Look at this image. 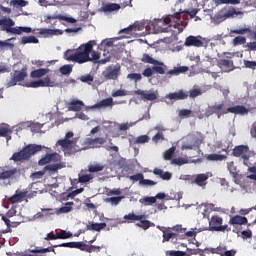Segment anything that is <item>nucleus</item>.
<instances>
[{
	"mask_svg": "<svg viewBox=\"0 0 256 256\" xmlns=\"http://www.w3.org/2000/svg\"><path fill=\"white\" fill-rule=\"evenodd\" d=\"M95 45H97V42L90 40L85 44H81L76 50L68 49L64 52V59L66 61H72V63H78V65H83V63H89L91 61H99L101 54L93 50Z\"/></svg>",
	"mask_w": 256,
	"mask_h": 256,
	"instance_id": "obj_1",
	"label": "nucleus"
},
{
	"mask_svg": "<svg viewBox=\"0 0 256 256\" xmlns=\"http://www.w3.org/2000/svg\"><path fill=\"white\" fill-rule=\"evenodd\" d=\"M73 137H75V133H73V131H68L64 138L59 139L56 142V145L61 147L64 155H75V153L82 151V148L77 145V141H79V139Z\"/></svg>",
	"mask_w": 256,
	"mask_h": 256,
	"instance_id": "obj_2",
	"label": "nucleus"
},
{
	"mask_svg": "<svg viewBox=\"0 0 256 256\" xmlns=\"http://www.w3.org/2000/svg\"><path fill=\"white\" fill-rule=\"evenodd\" d=\"M42 149L43 148L41 147V145L29 144L21 151L14 153L10 159L15 163H18L19 161H29L32 155H35V153H39V151H41Z\"/></svg>",
	"mask_w": 256,
	"mask_h": 256,
	"instance_id": "obj_3",
	"label": "nucleus"
},
{
	"mask_svg": "<svg viewBox=\"0 0 256 256\" xmlns=\"http://www.w3.org/2000/svg\"><path fill=\"white\" fill-rule=\"evenodd\" d=\"M0 26H2L1 31H6V33H12L13 35H21V33H31L33 31L31 27H15V21L11 18L0 19Z\"/></svg>",
	"mask_w": 256,
	"mask_h": 256,
	"instance_id": "obj_4",
	"label": "nucleus"
},
{
	"mask_svg": "<svg viewBox=\"0 0 256 256\" xmlns=\"http://www.w3.org/2000/svg\"><path fill=\"white\" fill-rule=\"evenodd\" d=\"M165 25H169V27H174V29L178 30V33H183L186 23L181 20V13H176L175 15H168L164 18Z\"/></svg>",
	"mask_w": 256,
	"mask_h": 256,
	"instance_id": "obj_5",
	"label": "nucleus"
},
{
	"mask_svg": "<svg viewBox=\"0 0 256 256\" xmlns=\"http://www.w3.org/2000/svg\"><path fill=\"white\" fill-rule=\"evenodd\" d=\"M209 231H218V232H225V231H231V227L229 225H223V218L214 215L211 217L209 221Z\"/></svg>",
	"mask_w": 256,
	"mask_h": 256,
	"instance_id": "obj_6",
	"label": "nucleus"
},
{
	"mask_svg": "<svg viewBox=\"0 0 256 256\" xmlns=\"http://www.w3.org/2000/svg\"><path fill=\"white\" fill-rule=\"evenodd\" d=\"M232 155L233 157H241L244 165H246V167H249V157H250L249 146L247 145L235 146L234 149L232 150Z\"/></svg>",
	"mask_w": 256,
	"mask_h": 256,
	"instance_id": "obj_7",
	"label": "nucleus"
},
{
	"mask_svg": "<svg viewBox=\"0 0 256 256\" xmlns=\"http://www.w3.org/2000/svg\"><path fill=\"white\" fill-rule=\"evenodd\" d=\"M25 173L24 168H12L8 170H3L0 173V180L5 181L7 179H19Z\"/></svg>",
	"mask_w": 256,
	"mask_h": 256,
	"instance_id": "obj_8",
	"label": "nucleus"
},
{
	"mask_svg": "<svg viewBox=\"0 0 256 256\" xmlns=\"http://www.w3.org/2000/svg\"><path fill=\"white\" fill-rule=\"evenodd\" d=\"M107 143V140L103 137H96V138H86L84 140V147L83 149H101L104 144Z\"/></svg>",
	"mask_w": 256,
	"mask_h": 256,
	"instance_id": "obj_9",
	"label": "nucleus"
},
{
	"mask_svg": "<svg viewBox=\"0 0 256 256\" xmlns=\"http://www.w3.org/2000/svg\"><path fill=\"white\" fill-rule=\"evenodd\" d=\"M25 77H27V67L22 68L21 71H15L11 80L7 83L8 87H15L17 83L21 81H25Z\"/></svg>",
	"mask_w": 256,
	"mask_h": 256,
	"instance_id": "obj_10",
	"label": "nucleus"
},
{
	"mask_svg": "<svg viewBox=\"0 0 256 256\" xmlns=\"http://www.w3.org/2000/svg\"><path fill=\"white\" fill-rule=\"evenodd\" d=\"M29 87L33 89H37L38 87H55V81L51 80V77L46 76L44 79L32 81Z\"/></svg>",
	"mask_w": 256,
	"mask_h": 256,
	"instance_id": "obj_11",
	"label": "nucleus"
},
{
	"mask_svg": "<svg viewBox=\"0 0 256 256\" xmlns=\"http://www.w3.org/2000/svg\"><path fill=\"white\" fill-rule=\"evenodd\" d=\"M217 67H219L223 73H231V71H235V64L233 63V60L219 59L217 61Z\"/></svg>",
	"mask_w": 256,
	"mask_h": 256,
	"instance_id": "obj_12",
	"label": "nucleus"
},
{
	"mask_svg": "<svg viewBox=\"0 0 256 256\" xmlns=\"http://www.w3.org/2000/svg\"><path fill=\"white\" fill-rule=\"evenodd\" d=\"M59 161H61V156L59 154H46L38 161V165L43 166L48 165V163H59Z\"/></svg>",
	"mask_w": 256,
	"mask_h": 256,
	"instance_id": "obj_13",
	"label": "nucleus"
},
{
	"mask_svg": "<svg viewBox=\"0 0 256 256\" xmlns=\"http://www.w3.org/2000/svg\"><path fill=\"white\" fill-rule=\"evenodd\" d=\"M50 19H58L59 21H67V23H77V20L73 17H67V16H63L61 14H53L51 15H45L44 16V22L49 24L51 23Z\"/></svg>",
	"mask_w": 256,
	"mask_h": 256,
	"instance_id": "obj_14",
	"label": "nucleus"
},
{
	"mask_svg": "<svg viewBox=\"0 0 256 256\" xmlns=\"http://www.w3.org/2000/svg\"><path fill=\"white\" fill-rule=\"evenodd\" d=\"M165 97L166 99H170V101H183L189 97V94L183 90H179L178 92L169 93Z\"/></svg>",
	"mask_w": 256,
	"mask_h": 256,
	"instance_id": "obj_15",
	"label": "nucleus"
},
{
	"mask_svg": "<svg viewBox=\"0 0 256 256\" xmlns=\"http://www.w3.org/2000/svg\"><path fill=\"white\" fill-rule=\"evenodd\" d=\"M135 95H140L142 101H155L157 100V93L155 92H146L145 90L138 89L134 91Z\"/></svg>",
	"mask_w": 256,
	"mask_h": 256,
	"instance_id": "obj_16",
	"label": "nucleus"
},
{
	"mask_svg": "<svg viewBox=\"0 0 256 256\" xmlns=\"http://www.w3.org/2000/svg\"><path fill=\"white\" fill-rule=\"evenodd\" d=\"M30 127L32 133H39L43 128V125L40 123H32V122H22L19 124V129H27Z\"/></svg>",
	"mask_w": 256,
	"mask_h": 256,
	"instance_id": "obj_17",
	"label": "nucleus"
},
{
	"mask_svg": "<svg viewBox=\"0 0 256 256\" xmlns=\"http://www.w3.org/2000/svg\"><path fill=\"white\" fill-rule=\"evenodd\" d=\"M235 15H243V13L241 11L235 10L234 7H229L225 13H223V10H221L220 14L218 15V19L225 21V19L235 17Z\"/></svg>",
	"mask_w": 256,
	"mask_h": 256,
	"instance_id": "obj_18",
	"label": "nucleus"
},
{
	"mask_svg": "<svg viewBox=\"0 0 256 256\" xmlns=\"http://www.w3.org/2000/svg\"><path fill=\"white\" fill-rule=\"evenodd\" d=\"M226 113H233L234 115H247L249 109L243 105H236L233 107H228Z\"/></svg>",
	"mask_w": 256,
	"mask_h": 256,
	"instance_id": "obj_19",
	"label": "nucleus"
},
{
	"mask_svg": "<svg viewBox=\"0 0 256 256\" xmlns=\"http://www.w3.org/2000/svg\"><path fill=\"white\" fill-rule=\"evenodd\" d=\"M229 225H249V220L245 216H232L229 220Z\"/></svg>",
	"mask_w": 256,
	"mask_h": 256,
	"instance_id": "obj_20",
	"label": "nucleus"
},
{
	"mask_svg": "<svg viewBox=\"0 0 256 256\" xmlns=\"http://www.w3.org/2000/svg\"><path fill=\"white\" fill-rule=\"evenodd\" d=\"M25 197H27V191L17 190L14 195L8 198V201L12 204L21 203Z\"/></svg>",
	"mask_w": 256,
	"mask_h": 256,
	"instance_id": "obj_21",
	"label": "nucleus"
},
{
	"mask_svg": "<svg viewBox=\"0 0 256 256\" xmlns=\"http://www.w3.org/2000/svg\"><path fill=\"white\" fill-rule=\"evenodd\" d=\"M143 27H144L143 24H141L139 22H135L134 24H131L127 28L120 30L119 33L120 34L126 33V35H130V33L133 31H143Z\"/></svg>",
	"mask_w": 256,
	"mask_h": 256,
	"instance_id": "obj_22",
	"label": "nucleus"
},
{
	"mask_svg": "<svg viewBox=\"0 0 256 256\" xmlns=\"http://www.w3.org/2000/svg\"><path fill=\"white\" fill-rule=\"evenodd\" d=\"M185 45L186 47H203V41L195 36H188Z\"/></svg>",
	"mask_w": 256,
	"mask_h": 256,
	"instance_id": "obj_23",
	"label": "nucleus"
},
{
	"mask_svg": "<svg viewBox=\"0 0 256 256\" xmlns=\"http://www.w3.org/2000/svg\"><path fill=\"white\" fill-rule=\"evenodd\" d=\"M153 173L160 177L163 181H171L173 174L169 171H163V169L154 168Z\"/></svg>",
	"mask_w": 256,
	"mask_h": 256,
	"instance_id": "obj_24",
	"label": "nucleus"
},
{
	"mask_svg": "<svg viewBox=\"0 0 256 256\" xmlns=\"http://www.w3.org/2000/svg\"><path fill=\"white\" fill-rule=\"evenodd\" d=\"M119 73H121V67H116L113 68L112 70H108L105 74L104 77L108 81H115L119 77Z\"/></svg>",
	"mask_w": 256,
	"mask_h": 256,
	"instance_id": "obj_25",
	"label": "nucleus"
},
{
	"mask_svg": "<svg viewBox=\"0 0 256 256\" xmlns=\"http://www.w3.org/2000/svg\"><path fill=\"white\" fill-rule=\"evenodd\" d=\"M39 34L44 37H53V35H63V31L59 29L41 28L39 29Z\"/></svg>",
	"mask_w": 256,
	"mask_h": 256,
	"instance_id": "obj_26",
	"label": "nucleus"
},
{
	"mask_svg": "<svg viewBox=\"0 0 256 256\" xmlns=\"http://www.w3.org/2000/svg\"><path fill=\"white\" fill-rule=\"evenodd\" d=\"M11 133H13V130L9 124L0 125V137H5L7 141H10Z\"/></svg>",
	"mask_w": 256,
	"mask_h": 256,
	"instance_id": "obj_27",
	"label": "nucleus"
},
{
	"mask_svg": "<svg viewBox=\"0 0 256 256\" xmlns=\"http://www.w3.org/2000/svg\"><path fill=\"white\" fill-rule=\"evenodd\" d=\"M47 73H49V69L47 68H40L37 70H33L30 73V77L32 79H41V77H45V75H47Z\"/></svg>",
	"mask_w": 256,
	"mask_h": 256,
	"instance_id": "obj_28",
	"label": "nucleus"
},
{
	"mask_svg": "<svg viewBox=\"0 0 256 256\" xmlns=\"http://www.w3.org/2000/svg\"><path fill=\"white\" fill-rule=\"evenodd\" d=\"M207 179H209V173L198 174L194 180V183H196L198 187H205V185H207Z\"/></svg>",
	"mask_w": 256,
	"mask_h": 256,
	"instance_id": "obj_29",
	"label": "nucleus"
},
{
	"mask_svg": "<svg viewBox=\"0 0 256 256\" xmlns=\"http://www.w3.org/2000/svg\"><path fill=\"white\" fill-rule=\"evenodd\" d=\"M120 9L121 5L115 3L104 4L102 6V11H104V13H113V11H119Z\"/></svg>",
	"mask_w": 256,
	"mask_h": 256,
	"instance_id": "obj_30",
	"label": "nucleus"
},
{
	"mask_svg": "<svg viewBox=\"0 0 256 256\" xmlns=\"http://www.w3.org/2000/svg\"><path fill=\"white\" fill-rule=\"evenodd\" d=\"M125 221L127 223H134V221H141L142 219H145V215H136L135 213H129L127 215H124Z\"/></svg>",
	"mask_w": 256,
	"mask_h": 256,
	"instance_id": "obj_31",
	"label": "nucleus"
},
{
	"mask_svg": "<svg viewBox=\"0 0 256 256\" xmlns=\"http://www.w3.org/2000/svg\"><path fill=\"white\" fill-rule=\"evenodd\" d=\"M59 169H63V164L57 163V164H48L44 167V172L48 171L50 175H53V173H57Z\"/></svg>",
	"mask_w": 256,
	"mask_h": 256,
	"instance_id": "obj_32",
	"label": "nucleus"
},
{
	"mask_svg": "<svg viewBox=\"0 0 256 256\" xmlns=\"http://www.w3.org/2000/svg\"><path fill=\"white\" fill-rule=\"evenodd\" d=\"M141 61L142 63H149L150 65H163V63H161L158 60H155V58L151 57L147 53L142 55Z\"/></svg>",
	"mask_w": 256,
	"mask_h": 256,
	"instance_id": "obj_33",
	"label": "nucleus"
},
{
	"mask_svg": "<svg viewBox=\"0 0 256 256\" xmlns=\"http://www.w3.org/2000/svg\"><path fill=\"white\" fill-rule=\"evenodd\" d=\"M107 227L106 223H91L86 226V231H101Z\"/></svg>",
	"mask_w": 256,
	"mask_h": 256,
	"instance_id": "obj_34",
	"label": "nucleus"
},
{
	"mask_svg": "<svg viewBox=\"0 0 256 256\" xmlns=\"http://www.w3.org/2000/svg\"><path fill=\"white\" fill-rule=\"evenodd\" d=\"M214 109L216 111V115L218 117V119H221L222 115H227V108H225V104L221 103V104H215L214 105Z\"/></svg>",
	"mask_w": 256,
	"mask_h": 256,
	"instance_id": "obj_35",
	"label": "nucleus"
},
{
	"mask_svg": "<svg viewBox=\"0 0 256 256\" xmlns=\"http://www.w3.org/2000/svg\"><path fill=\"white\" fill-rule=\"evenodd\" d=\"M83 105H85L83 103V101L74 100V101L69 103V110L70 111H81V109H83Z\"/></svg>",
	"mask_w": 256,
	"mask_h": 256,
	"instance_id": "obj_36",
	"label": "nucleus"
},
{
	"mask_svg": "<svg viewBox=\"0 0 256 256\" xmlns=\"http://www.w3.org/2000/svg\"><path fill=\"white\" fill-rule=\"evenodd\" d=\"M205 159L207 161H225L227 156L223 154H208L205 156Z\"/></svg>",
	"mask_w": 256,
	"mask_h": 256,
	"instance_id": "obj_37",
	"label": "nucleus"
},
{
	"mask_svg": "<svg viewBox=\"0 0 256 256\" xmlns=\"http://www.w3.org/2000/svg\"><path fill=\"white\" fill-rule=\"evenodd\" d=\"M187 71H189V67L187 66L175 67L168 71V75H180V73H187Z\"/></svg>",
	"mask_w": 256,
	"mask_h": 256,
	"instance_id": "obj_38",
	"label": "nucleus"
},
{
	"mask_svg": "<svg viewBox=\"0 0 256 256\" xmlns=\"http://www.w3.org/2000/svg\"><path fill=\"white\" fill-rule=\"evenodd\" d=\"M11 7H15V9H19L20 7H27L29 2L26 0H12L10 1Z\"/></svg>",
	"mask_w": 256,
	"mask_h": 256,
	"instance_id": "obj_39",
	"label": "nucleus"
},
{
	"mask_svg": "<svg viewBox=\"0 0 256 256\" xmlns=\"http://www.w3.org/2000/svg\"><path fill=\"white\" fill-rule=\"evenodd\" d=\"M215 5H239L241 0H214Z\"/></svg>",
	"mask_w": 256,
	"mask_h": 256,
	"instance_id": "obj_40",
	"label": "nucleus"
},
{
	"mask_svg": "<svg viewBox=\"0 0 256 256\" xmlns=\"http://www.w3.org/2000/svg\"><path fill=\"white\" fill-rule=\"evenodd\" d=\"M27 43H39V39L35 36H23L21 39L22 45H27Z\"/></svg>",
	"mask_w": 256,
	"mask_h": 256,
	"instance_id": "obj_41",
	"label": "nucleus"
},
{
	"mask_svg": "<svg viewBox=\"0 0 256 256\" xmlns=\"http://www.w3.org/2000/svg\"><path fill=\"white\" fill-rule=\"evenodd\" d=\"M175 149V146H172L171 148L164 152L163 157L165 161H171V159H173V155H175Z\"/></svg>",
	"mask_w": 256,
	"mask_h": 256,
	"instance_id": "obj_42",
	"label": "nucleus"
},
{
	"mask_svg": "<svg viewBox=\"0 0 256 256\" xmlns=\"http://www.w3.org/2000/svg\"><path fill=\"white\" fill-rule=\"evenodd\" d=\"M97 107H113V98L109 97L106 99L101 100Z\"/></svg>",
	"mask_w": 256,
	"mask_h": 256,
	"instance_id": "obj_43",
	"label": "nucleus"
},
{
	"mask_svg": "<svg viewBox=\"0 0 256 256\" xmlns=\"http://www.w3.org/2000/svg\"><path fill=\"white\" fill-rule=\"evenodd\" d=\"M123 199H125V196L110 197L106 198V203H111V205H119Z\"/></svg>",
	"mask_w": 256,
	"mask_h": 256,
	"instance_id": "obj_44",
	"label": "nucleus"
},
{
	"mask_svg": "<svg viewBox=\"0 0 256 256\" xmlns=\"http://www.w3.org/2000/svg\"><path fill=\"white\" fill-rule=\"evenodd\" d=\"M73 205H75V203L66 202L65 205L59 209L60 213H70V211L73 210Z\"/></svg>",
	"mask_w": 256,
	"mask_h": 256,
	"instance_id": "obj_45",
	"label": "nucleus"
},
{
	"mask_svg": "<svg viewBox=\"0 0 256 256\" xmlns=\"http://www.w3.org/2000/svg\"><path fill=\"white\" fill-rule=\"evenodd\" d=\"M231 33H235V35H245L247 33H253V30H251V27H247V28L231 30Z\"/></svg>",
	"mask_w": 256,
	"mask_h": 256,
	"instance_id": "obj_46",
	"label": "nucleus"
},
{
	"mask_svg": "<svg viewBox=\"0 0 256 256\" xmlns=\"http://www.w3.org/2000/svg\"><path fill=\"white\" fill-rule=\"evenodd\" d=\"M94 79L95 78L91 74L83 75L80 77V81L82 83H87V85H91L93 83Z\"/></svg>",
	"mask_w": 256,
	"mask_h": 256,
	"instance_id": "obj_47",
	"label": "nucleus"
},
{
	"mask_svg": "<svg viewBox=\"0 0 256 256\" xmlns=\"http://www.w3.org/2000/svg\"><path fill=\"white\" fill-rule=\"evenodd\" d=\"M103 169H105V167L103 165H99V164L90 165L88 167L89 173H99V171H103Z\"/></svg>",
	"mask_w": 256,
	"mask_h": 256,
	"instance_id": "obj_48",
	"label": "nucleus"
},
{
	"mask_svg": "<svg viewBox=\"0 0 256 256\" xmlns=\"http://www.w3.org/2000/svg\"><path fill=\"white\" fill-rule=\"evenodd\" d=\"M140 222L137 223V227H140L141 229H144V231H147V229H149V227H151V221L149 220H139Z\"/></svg>",
	"mask_w": 256,
	"mask_h": 256,
	"instance_id": "obj_49",
	"label": "nucleus"
},
{
	"mask_svg": "<svg viewBox=\"0 0 256 256\" xmlns=\"http://www.w3.org/2000/svg\"><path fill=\"white\" fill-rule=\"evenodd\" d=\"M228 171L233 175V177H237V166H235V162L231 161L227 163Z\"/></svg>",
	"mask_w": 256,
	"mask_h": 256,
	"instance_id": "obj_50",
	"label": "nucleus"
},
{
	"mask_svg": "<svg viewBox=\"0 0 256 256\" xmlns=\"http://www.w3.org/2000/svg\"><path fill=\"white\" fill-rule=\"evenodd\" d=\"M73 72V67H71V65H64L62 67H60V73L62 75H71V73Z\"/></svg>",
	"mask_w": 256,
	"mask_h": 256,
	"instance_id": "obj_51",
	"label": "nucleus"
},
{
	"mask_svg": "<svg viewBox=\"0 0 256 256\" xmlns=\"http://www.w3.org/2000/svg\"><path fill=\"white\" fill-rule=\"evenodd\" d=\"M172 165H185L187 163H189V160H187L186 158L183 157H178V158H174L171 161Z\"/></svg>",
	"mask_w": 256,
	"mask_h": 256,
	"instance_id": "obj_52",
	"label": "nucleus"
},
{
	"mask_svg": "<svg viewBox=\"0 0 256 256\" xmlns=\"http://www.w3.org/2000/svg\"><path fill=\"white\" fill-rule=\"evenodd\" d=\"M77 249H80V251H86L87 253H91V245L85 244L83 242H78Z\"/></svg>",
	"mask_w": 256,
	"mask_h": 256,
	"instance_id": "obj_53",
	"label": "nucleus"
},
{
	"mask_svg": "<svg viewBox=\"0 0 256 256\" xmlns=\"http://www.w3.org/2000/svg\"><path fill=\"white\" fill-rule=\"evenodd\" d=\"M245 43H247V38H245V36H236L233 39L234 45H245Z\"/></svg>",
	"mask_w": 256,
	"mask_h": 256,
	"instance_id": "obj_54",
	"label": "nucleus"
},
{
	"mask_svg": "<svg viewBox=\"0 0 256 256\" xmlns=\"http://www.w3.org/2000/svg\"><path fill=\"white\" fill-rule=\"evenodd\" d=\"M171 239H177V234L173 232H164L162 242L165 243V241H171Z\"/></svg>",
	"mask_w": 256,
	"mask_h": 256,
	"instance_id": "obj_55",
	"label": "nucleus"
},
{
	"mask_svg": "<svg viewBox=\"0 0 256 256\" xmlns=\"http://www.w3.org/2000/svg\"><path fill=\"white\" fill-rule=\"evenodd\" d=\"M91 179H93V176H91V174H83V175H79L78 182L79 183H89V181H91Z\"/></svg>",
	"mask_w": 256,
	"mask_h": 256,
	"instance_id": "obj_56",
	"label": "nucleus"
},
{
	"mask_svg": "<svg viewBox=\"0 0 256 256\" xmlns=\"http://www.w3.org/2000/svg\"><path fill=\"white\" fill-rule=\"evenodd\" d=\"M153 143H159L160 141H165V135L163 132H157L153 137H152Z\"/></svg>",
	"mask_w": 256,
	"mask_h": 256,
	"instance_id": "obj_57",
	"label": "nucleus"
},
{
	"mask_svg": "<svg viewBox=\"0 0 256 256\" xmlns=\"http://www.w3.org/2000/svg\"><path fill=\"white\" fill-rule=\"evenodd\" d=\"M127 79H130V81H135V83H137V81H141L143 77L139 73H130L127 75Z\"/></svg>",
	"mask_w": 256,
	"mask_h": 256,
	"instance_id": "obj_58",
	"label": "nucleus"
},
{
	"mask_svg": "<svg viewBox=\"0 0 256 256\" xmlns=\"http://www.w3.org/2000/svg\"><path fill=\"white\" fill-rule=\"evenodd\" d=\"M71 237H73V233L67 232L65 230H61L58 233V239H71Z\"/></svg>",
	"mask_w": 256,
	"mask_h": 256,
	"instance_id": "obj_59",
	"label": "nucleus"
},
{
	"mask_svg": "<svg viewBox=\"0 0 256 256\" xmlns=\"http://www.w3.org/2000/svg\"><path fill=\"white\" fill-rule=\"evenodd\" d=\"M187 253L183 251H175V250H168L166 251V256H186Z\"/></svg>",
	"mask_w": 256,
	"mask_h": 256,
	"instance_id": "obj_60",
	"label": "nucleus"
},
{
	"mask_svg": "<svg viewBox=\"0 0 256 256\" xmlns=\"http://www.w3.org/2000/svg\"><path fill=\"white\" fill-rule=\"evenodd\" d=\"M253 238V232L250 229L243 230L241 232V239H252Z\"/></svg>",
	"mask_w": 256,
	"mask_h": 256,
	"instance_id": "obj_61",
	"label": "nucleus"
},
{
	"mask_svg": "<svg viewBox=\"0 0 256 256\" xmlns=\"http://www.w3.org/2000/svg\"><path fill=\"white\" fill-rule=\"evenodd\" d=\"M112 97H127V92L126 90L119 89L112 92Z\"/></svg>",
	"mask_w": 256,
	"mask_h": 256,
	"instance_id": "obj_62",
	"label": "nucleus"
},
{
	"mask_svg": "<svg viewBox=\"0 0 256 256\" xmlns=\"http://www.w3.org/2000/svg\"><path fill=\"white\" fill-rule=\"evenodd\" d=\"M244 65L247 67V69H255L256 61L245 60Z\"/></svg>",
	"mask_w": 256,
	"mask_h": 256,
	"instance_id": "obj_63",
	"label": "nucleus"
},
{
	"mask_svg": "<svg viewBox=\"0 0 256 256\" xmlns=\"http://www.w3.org/2000/svg\"><path fill=\"white\" fill-rule=\"evenodd\" d=\"M136 143H149V136L141 135L136 139Z\"/></svg>",
	"mask_w": 256,
	"mask_h": 256,
	"instance_id": "obj_64",
	"label": "nucleus"
}]
</instances>
